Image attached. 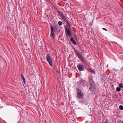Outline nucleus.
<instances>
[{
    "instance_id": "obj_16",
    "label": "nucleus",
    "mask_w": 123,
    "mask_h": 123,
    "mask_svg": "<svg viewBox=\"0 0 123 123\" xmlns=\"http://www.w3.org/2000/svg\"><path fill=\"white\" fill-rule=\"evenodd\" d=\"M82 62H83L84 63L85 62V59H83L81 61Z\"/></svg>"
},
{
    "instance_id": "obj_17",
    "label": "nucleus",
    "mask_w": 123,
    "mask_h": 123,
    "mask_svg": "<svg viewBox=\"0 0 123 123\" xmlns=\"http://www.w3.org/2000/svg\"><path fill=\"white\" fill-rule=\"evenodd\" d=\"M103 29L105 31H107V30L105 28H103Z\"/></svg>"
},
{
    "instance_id": "obj_11",
    "label": "nucleus",
    "mask_w": 123,
    "mask_h": 123,
    "mask_svg": "<svg viewBox=\"0 0 123 123\" xmlns=\"http://www.w3.org/2000/svg\"><path fill=\"white\" fill-rule=\"evenodd\" d=\"M116 90L117 92H119L121 91V89L119 87H117L116 88Z\"/></svg>"
},
{
    "instance_id": "obj_7",
    "label": "nucleus",
    "mask_w": 123,
    "mask_h": 123,
    "mask_svg": "<svg viewBox=\"0 0 123 123\" xmlns=\"http://www.w3.org/2000/svg\"><path fill=\"white\" fill-rule=\"evenodd\" d=\"M46 58L49 64L51 66H52V63L50 57L49 56L47 55L46 56Z\"/></svg>"
},
{
    "instance_id": "obj_21",
    "label": "nucleus",
    "mask_w": 123,
    "mask_h": 123,
    "mask_svg": "<svg viewBox=\"0 0 123 123\" xmlns=\"http://www.w3.org/2000/svg\"><path fill=\"white\" fill-rule=\"evenodd\" d=\"M103 123H105V122H104Z\"/></svg>"
},
{
    "instance_id": "obj_3",
    "label": "nucleus",
    "mask_w": 123,
    "mask_h": 123,
    "mask_svg": "<svg viewBox=\"0 0 123 123\" xmlns=\"http://www.w3.org/2000/svg\"><path fill=\"white\" fill-rule=\"evenodd\" d=\"M77 90L78 98L79 99H82L83 97V93L79 89H77Z\"/></svg>"
},
{
    "instance_id": "obj_19",
    "label": "nucleus",
    "mask_w": 123,
    "mask_h": 123,
    "mask_svg": "<svg viewBox=\"0 0 123 123\" xmlns=\"http://www.w3.org/2000/svg\"><path fill=\"white\" fill-rule=\"evenodd\" d=\"M86 123H91V122H89L88 121H87L86 122Z\"/></svg>"
},
{
    "instance_id": "obj_18",
    "label": "nucleus",
    "mask_w": 123,
    "mask_h": 123,
    "mask_svg": "<svg viewBox=\"0 0 123 123\" xmlns=\"http://www.w3.org/2000/svg\"><path fill=\"white\" fill-rule=\"evenodd\" d=\"M91 71H92V72H93V73H95L94 71L93 70H92L91 69Z\"/></svg>"
},
{
    "instance_id": "obj_4",
    "label": "nucleus",
    "mask_w": 123,
    "mask_h": 123,
    "mask_svg": "<svg viewBox=\"0 0 123 123\" xmlns=\"http://www.w3.org/2000/svg\"><path fill=\"white\" fill-rule=\"evenodd\" d=\"M57 30V28L56 27H51L50 37L54 38L55 36L54 32Z\"/></svg>"
},
{
    "instance_id": "obj_2",
    "label": "nucleus",
    "mask_w": 123,
    "mask_h": 123,
    "mask_svg": "<svg viewBox=\"0 0 123 123\" xmlns=\"http://www.w3.org/2000/svg\"><path fill=\"white\" fill-rule=\"evenodd\" d=\"M57 13L58 15L60 16L62 19L65 21L67 23H68V18L65 16L64 14L60 11H57Z\"/></svg>"
},
{
    "instance_id": "obj_1",
    "label": "nucleus",
    "mask_w": 123,
    "mask_h": 123,
    "mask_svg": "<svg viewBox=\"0 0 123 123\" xmlns=\"http://www.w3.org/2000/svg\"><path fill=\"white\" fill-rule=\"evenodd\" d=\"M67 24L66 27L65 28V32L67 36L68 37H70L72 36L70 31L71 29L69 22H68V23H67Z\"/></svg>"
},
{
    "instance_id": "obj_6",
    "label": "nucleus",
    "mask_w": 123,
    "mask_h": 123,
    "mask_svg": "<svg viewBox=\"0 0 123 123\" xmlns=\"http://www.w3.org/2000/svg\"><path fill=\"white\" fill-rule=\"evenodd\" d=\"M75 52L78 57L81 61L84 59L83 56L80 53L78 52L76 50Z\"/></svg>"
},
{
    "instance_id": "obj_15",
    "label": "nucleus",
    "mask_w": 123,
    "mask_h": 123,
    "mask_svg": "<svg viewBox=\"0 0 123 123\" xmlns=\"http://www.w3.org/2000/svg\"><path fill=\"white\" fill-rule=\"evenodd\" d=\"M105 123H108V120L107 119H106L105 122Z\"/></svg>"
},
{
    "instance_id": "obj_20",
    "label": "nucleus",
    "mask_w": 123,
    "mask_h": 123,
    "mask_svg": "<svg viewBox=\"0 0 123 123\" xmlns=\"http://www.w3.org/2000/svg\"><path fill=\"white\" fill-rule=\"evenodd\" d=\"M119 123H123V122L122 121H121Z\"/></svg>"
},
{
    "instance_id": "obj_10",
    "label": "nucleus",
    "mask_w": 123,
    "mask_h": 123,
    "mask_svg": "<svg viewBox=\"0 0 123 123\" xmlns=\"http://www.w3.org/2000/svg\"><path fill=\"white\" fill-rule=\"evenodd\" d=\"M21 77L22 79L23 82H24V83L25 84V78H24L23 75L22 74H21Z\"/></svg>"
},
{
    "instance_id": "obj_5",
    "label": "nucleus",
    "mask_w": 123,
    "mask_h": 123,
    "mask_svg": "<svg viewBox=\"0 0 123 123\" xmlns=\"http://www.w3.org/2000/svg\"><path fill=\"white\" fill-rule=\"evenodd\" d=\"M89 81L90 83L89 86L90 90L91 91H93L94 87V82L91 78L89 79Z\"/></svg>"
},
{
    "instance_id": "obj_13",
    "label": "nucleus",
    "mask_w": 123,
    "mask_h": 123,
    "mask_svg": "<svg viewBox=\"0 0 123 123\" xmlns=\"http://www.w3.org/2000/svg\"><path fill=\"white\" fill-rule=\"evenodd\" d=\"M119 109L121 110H123V107L122 105H120L119 106Z\"/></svg>"
},
{
    "instance_id": "obj_14",
    "label": "nucleus",
    "mask_w": 123,
    "mask_h": 123,
    "mask_svg": "<svg viewBox=\"0 0 123 123\" xmlns=\"http://www.w3.org/2000/svg\"><path fill=\"white\" fill-rule=\"evenodd\" d=\"M58 24L59 25L61 26L62 25L63 23L61 21H59L58 22Z\"/></svg>"
},
{
    "instance_id": "obj_8",
    "label": "nucleus",
    "mask_w": 123,
    "mask_h": 123,
    "mask_svg": "<svg viewBox=\"0 0 123 123\" xmlns=\"http://www.w3.org/2000/svg\"><path fill=\"white\" fill-rule=\"evenodd\" d=\"M77 67L78 70L80 71H82L84 69V66L82 64H78Z\"/></svg>"
},
{
    "instance_id": "obj_9",
    "label": "nucleus",
    "mask_w": 123,
    "mask_h": 123,
    "mask_svg": "<svg viewBox=\"0 0 123 123\" xmlns=\"http://www.w3.org/2000/svg\"><path fill=\"white\" fill-rule=\"evenodd\" d=\"M70 41L74 44L76 45V43L75 41L74 40L73 37H71L70 38Z\"/></svg>"
},
{
    "instance_id": "obj_12",
    "label": "nucleus",
    "mask_w": 123,
    "mask_h": 123,
    "mask_svg": "<svg viewBox=\"0 0 123 123\" xmlns=\"http://www.w3.org/2000/svg\"><path fill=\"white\" fill-rule=\"evenodd\" d=\"M119 86L121 88H123V85L122 83L119 84Z\"/></svg>"
}]
</instances>
